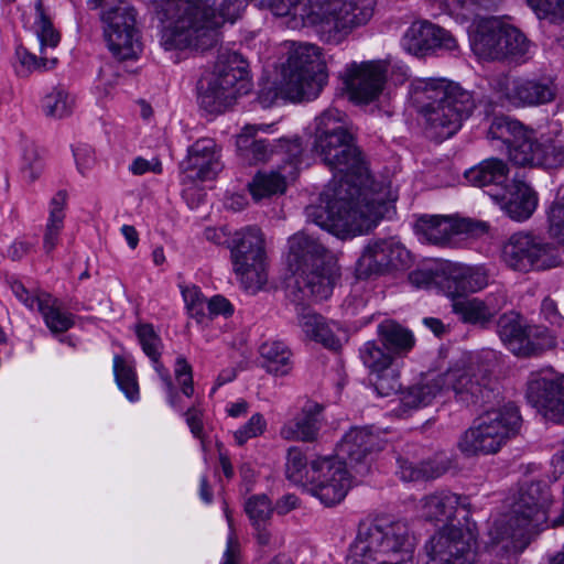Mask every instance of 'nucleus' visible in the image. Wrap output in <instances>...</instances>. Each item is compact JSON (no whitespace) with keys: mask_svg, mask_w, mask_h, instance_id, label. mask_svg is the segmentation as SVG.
<instances>
[{"mask_svg":"<svg viewBox=\"0 0 564 564\" xmlns=\"http://www.w3.org/2000/svg\"><path fill=\"white\" fill-rule=\"evenodd\" d=\"M524 129L517 120L507 117L496 118L488 129V138L501 140L508 147L517 137L523 134Z\"/></svg>","mask_w":564,"mask_h":564,"instance_id":"49","label":"nucleus"},{"mask_svg":"<svg viewBox=\"0 0 564 564\" xmlns=\"http://www.w3.org/2000/svg\"><path fill=\"white\" fill-rule=\"evenodd\" d=\"M36 11V34L40 41L41 51L45 48L48 52L50 48H55L59 43V34L54 30L52 22L44 12L42 0H37L35 3Z\"/></svg>","mask_w":564,"mask_h":564,"instance_id":"48","label":"nucleus"},{"mask_svg":"<svg viewBox=\"0 0 564 564\" xmlns=\"http://www.w3.org/2000/svg\"><path fill=\"white\" fill-rule=\"evenodd\" d=\"M182 295L188 314L196 318L197 322H203L205 317V301L199 289L195 285L185 286L182 289Z\"/></svg>","mask_w":564,"mask_h":564,"instance_id":"56","label":"nucleus"},{"mask_svg":"<svg viewBox=\"0 0 564 564\" xmlns=\"http://www.w3.org/2000/svg\"><path fill=\"white\" fill-rule=\"evenodd\" d=\"M416 234L422 240L435 246H447L455 235L454 220L445 216H422L415 224Z\"/></svg>","mask_w":564,"mask_h":564,"instance_id":"34","label":"nucleus"},{"mask_svg":"<svg viewBox=\"0 0 564 564\" xmlns=\"http://www.w3.org/2000/svg\"><path fill=\"white\" fill-rule=\"evenodd\" d=\"M455 235L467 234L473 237H478L488 231V224L485 221L474 220L470 218H462L454 220Z\"/></svg>","mask_w":564,"mask_h":564,"instance_id":"63","label":"nucleus"},{"mask_svg":"<svg viewBox=\"0 0 564 564\" xmlns=\"http://www.w3.org/2000/svg\"><path fill=\"white\" fill-rule=\"evenodd\" d=\"M377 334L380 344L392 357L405 356L415 345L412 332L393 321L380 323Z\"/></svg>","mask_w":564,"mask_h":564,"instance_id":"29","label":"nucleus"},{"mask_svg":"<svg viewBox=\"0 0 564 564\" xmlns=\"http://www.w3.org/2000/svg\"><path fill=\"white\" fill-rule=\"evenodd\" d=\"M556 345L554 336L547 328L539 326H529L528 337L524 343L521 357H530L542 354L543 351L554 348Z\"/></svg>","mask_w":564,"mask_h":564,"instance_id":"46","label":"nucleus"},{"mask_svg":"<svg viewBox=\"0 0 564 564\" xmlns=\"http://www.w3.org/2000/svg\"><path fill=\"white\" fill-rule=\"evenodd\" d=\"M297 410L295 423H317L328 420L325 405L312 399L302 400Z\"/></svg>","mask_w":564,"mask_h":564,"instance_id":"54","label":"nucleus"},{"mask_svg":"<svg viewBox=\"0 0 564 564\" xmlns=\"http://www.w3.org/2000/svg\"><path fill=\"white\" fill-rule=\"evenodd\" d=\"M408 250L393 239L369 242L357 261L359 276L381 274L390 269H401L409 263Z\"/></svg>","mask_w":564,"mask_h":564,"instance_id":"21","label":"nucleus"},{"mask_svg":"<svg viewBox=\"0 0 564 564\" xmlns=\"http://www.w3.org/2000/svg\"><path fill=\"white\" fill-rule=\"evenodd\" d=\"M488 194L502 204V208L510 218L518 221L531 217L538 205L534 191L518 177H514L512 184L505 187L501 195L491 192H488Z\"/></svg>","mask_w":564,"mask_h":564,"instance_id":"27","label":"nucleus"},{"mask_svg":"<svg viewBox=\"0 0 564 564\" xmlns=\"http://www.w3.org/2000/svg\"><path fill=\"white\" fill-rule=\"evenodd\" d=\"M281 435L285 440L296 442H313L317 438L316 425H283Z\"/></svg>","mask_w":564,"mask_h":564,"instance_id":"59","label":"nucleus"},{"mask_svg":"<svg viewBox=\"0 0 564 564\" xmlns=\"http://www.w3.org/2000/svg\"><path fill=\"white\" fill-rule=\"evenodd\" d=\"M410 94L427 137L437 141L455 134L475 108L469 91L444 78H417L412 82Z\"/></svg>","mask_w":564,"mask_h":564,"instance_id":"4","label":"nucleus"},{"mask_svg":"<svg viewBox=\"0 0 564 564\" xmlns=\"http://www.w3.org/2000/svg\"><path fill=\"white\" fill-rule=\"evenodd\" d=\"M359 357L370 373L384 371L393 361V357L377 340L366 341L359 349Z\"/></svg>","mask_w":564,"mask_h":564,"instance_id":"42","label":"nucleus"},{"mask_svg":"<svg viewBox=\"0 0 564 564\" xmlns=\"http://www.w3.org/2000/svg\"><path fill=\"white\" fill-rule=\"evenodd\" d=\"M312 476V462L297 447H291L286 455L285 477L295 485L308 487Z\"/></svg>","mask_w":564,"mask_h":564,"instance_id":"40","label":"nucleus"},{"mask_svg":"<svg viewBox=\"0 0 564 564\" xmlns=\"http://www.w3.org/2000/svg\"><path fill=\"white\" fill-rule=\"evenodd\" d=\"M104 35L109 51L120 59L135 58L142 50L135 28V10L127 0H108L101 11Z\"/></svg>","mask_w":564,"mask_h":564,"instance_id":"13","label":"nucleus"},{"mask_svg":"<svg viewBox=\"0 0 564 564\" xmlns=\"http://www.w3.org/2000/svg\"><path fill=\"white\" fill-rule=\"evenodd\" d=\"M299 324L307 337L321 343L324 347L338 350L341 346L340 339L336 336L333 327L327 324L323 316L302 307L299 313Z\"/></svg>","mask_w":564,"mask_h":564,"instance_id":"33","label":"nucleus"},{"mask_svg":"<svg viewBox=\"0 0 564 564\" xmlns=\"http://www.w3.org/2000/svg\"><path fill=\"white\" fill-rule=\"evenodd\" d=\"M313 151L334 172V181L327 205L306 207L307 219L339 238L375 228L395 196L370 181L345 112L328 108L315 119Z\"/></svg>","mask_w":564,"mask_h":564,"instance_id":"1","label":"nucleus"},{"mask_svg":"<svg viewBox=\"0 0 564 564\" xmlns=\"http://www.w3.org/2000/svg\"><path fill=\"white\" fill-rule=\"evenodd\" d=\"M459 505V496L441 491L425 496L419 505L421 516L429 521H451Z\"/></svg>","mask_w":564,"mask_h":564,"instance_id":"32","label":"nucleus"},{"mask_svg":"<svg viewBox=\"0 0 564 564\" xmlns=\"http://www.w3.org/2000/svg\"><path fill=\"white\" fill-rule=\"evenodd\" d=\"M469 41L478 57L491 61L522 56L529 48L523 33L495 17L475 20L470 26Z\"/></svg>","mask_w":564,"mask_h":564,"instance_id":"11","label":"nucleus"},{"mask_svg":"<svg viewBox=\"0 0 564 564\" xmlns=\"http://www.w3.org/2000/svg\"><path fill=\"white\" fill-rule=\"evenodd\" d=\"M549 234L557 243L564 245V199L554 203L550 208Z\"/></svg>","mask_w":564,"mask_h":564,"instance_id":"57","label":"nucleus"},{"mask_svg":"<svg viewBox=\"0 0 564 564\" xmlns=\"http://www.w3.org/2000/svg\"><path fill=\"white\" fill-rule=\"evenodd\" d=\"M528 4L541 19L553 22L564 19V0H528Z\"/></svg>","mask_w":564,"mask_h":564,"instance_id":"55","label":"nucleus"},{"mask_svg":"<svg viewBox=\"0 0 564 564\" xmlns=\"http://www.w3.org/2000/svg\"><path fill=\"white\" fill-rule=\"evenodd\" d=\"M371 382L376 392L381 397H389L397 393L401 388L398 372L391 366L384 371L371 373Z\"/></svg>","mask_w":564,"mask_h":564,"instance_id":"53","label":"nucleus"},{"mask_svg":"<svg viewBox=\"0 0 564 564\" xmlns=\"http://www.w3.org/2000/svg\"><path fill=\"white\" fill-rule=\"evenodd\" d=\"M288 245V265L294 288L302 294L300 300L329 297L339 276L332 252L306 230L291 236Z\"/></svg>","mask_w":564,"mask_h":564,"instance_id":"5","label":"nucleus"},{"mask_svg":"<svg viewBox=\"0 0 564 564\" xmlns=\"http://www.w3.org/2000/svg\"><path fill=\"white\" fill-rule=\"evenodd\" d=\"M529 327L523 324L521 316L514 312L501 315L497 323V333L507 348L521 356L528 337Z\"/></svg>","mask_w":564,"mask_h":564,"instance_id":"36","label":"nucleus"},{"mask_svg":"<svg viewBox=\"0 0 564 564\" xmlns=\"http://www.w3.org/2000/svg\"><path fill=\"white\" fill-rule=\"evenodd\" d=\"M207 311L210 316H230L234 312L232 305L224 296L215 295L207 302Z\"/></svg>","mask_w":564,"mask_h":564,"instance_id":"64","label":"nucleus"},{"mask_svg":"<svg viewBox=\"0 0 564 564\" xmlns=\"http://www.w3.org/2000/svg\"><path fill=\"white\" fill-rule=\"evenodd\" d=\"M245 511L252 525L268 524L273 513V506L265 495H254L246 500Z\"/></svg>","mask_w":564,"mask_h":564,"instance_id":"51","label":"nucleus"},{"mask_svg":"<svg viewBox=\"0 0 564 564\" xmlns=\"http://www.w3.org/2000/svg\"><path fill=\"white\" fill-rule=\"evenodd\" d=\"M441 380L455 392L456 400L467 406L481 405L491 395L488 369L475 362L451 368L441 375Z\"/></svg>","mask_w":564,"mask_h":564,"instance_id":"19","label":"nucleus"},{"mask_svg":"<svg viewBox=\"0 0 564 564\" xmlns=\"http://www.w3.org/2000/svg\"><path fill=\"white\" fill-rule=\"evenodd\" d=\"M501 257L510 269L519 272L546 270L561 263V259L551 243L524 231L510 236L503 243Z\"/></svg>","mask_w":564,"mask_h":564,"instance_id":"15","label":"nucleus"},{"mask_svg":"<svg viewBox=\"0 0 564 564\" xmlns=\"http://www.w3.org/2000/svg\"><path fill=\"white\" fill-rule=\"evenodd\" d=\"M399 474L404 481H415L420 479L436 478L444 474L448 468L446 462H425L420 466L405 459H399Z\"/></svg>","mask_w":564,"mask_h":564,"instance_id":"39","label":"nucleus"},{"mask_svg":"<svg viewBox=\"0 0 564 564\" xmlns=\"http://www.w3.org/2000/svg\"><path fill=\"white\" fill-rule=\"evenodd\" d=\"M551 503L552 497L545 485L532 482L521 488L510 512L497 519L489 529L490 545L506 542L503 549H509L513 541L546 522Z\"/></svg>","mask_w":564,"mask_h":564,"instance_id":"8","label":"nucleus"},{"mask_svg":"<svg viewBox=\"0 0 564 564\" xmlns=\"http://www.w3.org/2000/svg\"><path fill=\"white\" fill-rule=\"evenodd\" d=\"M490 86L509 104L516 107H533L552 102L557 87L551 77H512L506 74L495 76Z\"/></svg>","mask_w":564,"mask_h":564,"instance_id":"18","label":"nucleus"},{"mask_svg":"<svg viewBox=\"0 0 564 564\" xmlns=\"http://www.w3.org/2000/svg\"><path fill=\"white\" fill-rule=\"evenodd\" d=\"M113 369L120 390L131 402L139 399V384L134 370L119 356L113 359Z\"/></svg>","mask_w":564,"mask_h":564,"instance_id":"47","label":"nucleus"},{"mask_svg":"<svg viewBox=\"0 0 564 564\" xmlns=\"http://www.w3.org/2000/svg\"><path fill=\"white\" fill-rule=\"evenodd\" d=\"M55 304L56 301L50 294L45 295L44 299L37 301V311L43 315L46 326L53 333H63L68 330L74 322L70 314L61 311Z\"/></svg>","mask_w":564,"mask_h":564,"instance_id":"41","label":"nucleus"},{"mask_svg":"<svg viewBox=\"0 0 564 564\" xmlns=\"http://www.w3.org/2000/svg\"><path fill=\"white\" fill-rule=\"evenodd\" d=\"M409 278L419 288L435 286L446 296L457 299L482 290L488 284L489 275L481 265L442 261L431 268L416 270Z\"/></svg>","mask_w":564,"mask_h":564,"instance_id":"10","label":"nucleus"},{"mask_svg":"<svg viewBox=\"0 0 564 564\" xmlns=\"http://www.w3.org/2000/svg\"><path fill=\"white\" fill-rule=\"evenodd\" d=\"M453 312L460 316L465 323L486 326L494 316L505 306L503 292L491 293L485 299H452Z\"/></svg>","mask_w":564,"mask_h":564,"instance_id":"26","label":"nucleus"},{"mask_svg":"<svg viewBox=\"0 0 564 564\" xmlns=\"http://www.w3.org/2000/svg\"><path fill=\"white\" fill-rule=\"evenodd\" d=\"M386 73V64L378 61L348 65L344 83L350 99L358 104H369L377 99L382 91Z\"/></svg>","mask_w":564,"mask_h":564,"instance_id":"20","label":"nucleus"},{"mask_svg":"<svg viewBox=\"0 0 564 564\" xmlns=\"http://www.w3.org/2000/svg\"><path fill=\"white\" fill-rule=\"evenodd\" d=\"M476 538L470 527L445 524L425 543V564H474Z\"/></svg>","mask_w":564,"mask_h":564,"instance_id":"14","label":"nucleus"},{"mask_svg":"<svg viewBox=\"0 0 564 564\" xmlns=\"http://www.w3.org/2000/svg\"><path fill=\"white\" fill-rule=\"evenodd\" d=\"M444 383L441 380V375L436 378L412 387L403 399V403L409 408L425 406L432 402L435 395L443 389Z\"/></svg>","mask_w":564,"mask_h":564,"instance_id":"45","label":"nucleus"},{"mask_svg":"<svg viewBox=\"0 0 564 564\" xmlns=\"http://www.w3.org/2000/svg\"><path fill=\"white\" fill-rule=\"evenodd\" d=\"M488 423H518L522 420L519 408L508 402L497 410H490L486 412Z\"/></svg>","mask_w":564,"mask_h":564,"instance_id":"60","label":"nucleus"},{"mask_svg":"<svg viewBox=\"0 0 564 564\" xmlns=\"http://www.w3.org/2000/svg\"><path fill=\"white\" fill-rule=\"evenodd\" d=\"M351 487L346 463L338 456H319L312 460L308 492L327 507L339 503Z\"/></svg>","mask_w":564,"mask_h":564,"instance_id":"17","label":"nucleus"},{"mask_svg":"<svg viewBox=\"0 0 564 564\" xmlns=\"http://www.w3.org/2000/svg\"><path fill=\"white\" fill-rule=\"evenodd\" d=\"M66 203V191H58L50 202V216L43 237V248L47 254L56 247L59 234L64 227Z\"/></svg>","mask_w":564,"mask_h":564,"instance_id":"37","label":"nucleus"},{"mask_svg":"<svg viewBox=\"0 0 564 564\" xmlns=\"http://www.w3.org/2000/svg\"><path fill=\"white\" fill-rule=\"evenodd\" d=\"M221 147L214 139L200 138L187 150L182 169L189 178L208 181L223 170Z\"/></svg>","mask_w":564,"mask_h":564,"instance_id":"25","label":"nucleus"},{"mask_svg":"<svg viewBox=\"0 0 564 564\" xmlns=\"http://www.w3.org/2000/svg\"><path fill=\"white\" fill-rule=\"evenodd\" d=\"M402 46L415 56H425L437 48L453 51L457 42L446 30L429 21H415L405 31Z\"/></svg>","mask_w":564,"mask_h":564,"instance_id":"24","label":"nucleus"},{"mask_svg":"<svg viewBox=\"0 0 564 564\" xmlns=\"http://www.w3.org/2000/svg\"><path fill=\"white\" fill-rule=\"evenodd\" d=\"M74 99L63 87L57 86L43 99V110L47 117L64 118L72 111Z\"/></svg>","mask_w":564,"mask_h":564,"instance_id":"44","label":"nucleus"},{"mask_svg":"<svg viewBox=\"0 0 564 564\" xmlns=\"http://www.w3.org/2000/svg\"><path fill=\"white\" fill-rule=\"evenodd\" d=\"M414 547L405 522L379 519L359 525L346 564H415Z\"/></svg>","mask_w":564,"mask_h":564,"instance_id":"6","label":"nucleus"},{"mask_svg":"<svg viewBox=\"0 0 564 564\" xmlns=\"http://www.w3.org/2000/svg\"><path fill=\"white\" fill-rule=\"evenodd\" d=\"M237 143L243 151L242 155L254 164L268 161L271 154L276 152L275 145L273 147L267 140H250L247 135H240Z\"/></svg>","mask_w":564,"mask_h":564,"instance_id":"50","label":"nucleus"},{"mask_svg":"<svg viewBox=\"0 0 564 564\" xmlns=\"http://www.w3.org/2000/svg\"><path fill=\"white\" fill-rule=\"evenodd\" d=\"M74 158L76 161L77 170L82 175H86L96 162L94 150L88 144H78L74 150Z\"/></svg>","mask_w":564,"mask_h":564,"instance_id":"62","label":"nucleus"},{"mask_svg":"<svg viewBox=\"0 0 564 564\" xmlns=\"http://www.w3.org/2000/svg\"><path fill=\"white\" fill-rule=\"evenodd\" d=\"M175 377L181 384L182 392L186 397H191L194 393L192 367L183 357L176 359Z\"/></svg>","mask_w":564,"mask_h":564,"instance_id":"61","label":"nucleus"},{"mask_svg":"<svg viewBox=\"0 0 564 564\" xmlns=\"http://www.w3.org/2000/svg\"><path fill=\"white\" fill-rule=\"evenodd\" d=\"M276 17H291L295 26L312 25L324 42L338 44L372 17L376 0H253Z\"/></svg>","mask_w":564,"mask_h":564,"instance_id":"3","label":"nucleus"},{"mask_svg":"<svg viewBox=\"0 0 564 564\" xmlns=\"http://www.w3.org/2000/svg\"><path fill=\"white\" fill-rule=\"evenodd\" d=\"M527 399L543 419H564V377H533L528 383Z\"/></svg>","mask_w":564,"mask_h":564,"instance_id":"22","label":"nucleus"},{"mask_svg":"<svg viewBox=\"0 0 564 564\" xmlns=\"http://www.w3.org/2000/svg\"><path fill=\"white\" fill-rule=\"evenodd\" d=\"M135 333L144 354L153 361L154 368L164 383L165 390L169 394L170 403L174 405V399L176 394L172 380L167 373V370L164 369V367L159 361L161 356V338L154 332V328L151 324H139L135 328Z\"/></svg>","mask_w":564,"mask_h":564,"instance_id":"30","label":"nucleus"},{"mask_svg":"<svg viewBox=\"0 0 564 564\" xmlns=\"http://www.w3.org/2000/svg\"><path fill=\"white\" fill-rule=\"evenodd\" d=\"M508 165L500 159L490 158L465 172L467 182L476 187L501 188L506 187L508 180Z\"/></svg>","mask_w":564,"mask_h":564,"instance_id":"28","label":"nucleus"},{"mask_svg":"<svg viewBox=\"0 0 564 564\" xmlns=\"http://www.w3.org/2000/svg\"><path fill=\"white\" fill-rule=\"evenodd\" d=\"M232 269L242 286L257 292L268 281L264 238L259 228L237 231L230 240Z\"/></svg>","mask_w":564,"mask_h":564,"instance_id":"12","label":"nucleus"},{"mask_svg":"<svg viewBox=\"0 0 564 564\" xmlns=\"http://www.w3.org/2000/svg\"><path fill=\"white\" fill-rule=\"evenodd\" d=\"M260 365L270 375L288 376L293 369L292 352L280 340H268L259 347Z\"/></svg>","mask_w":564,"mask_h":564,"instance_id":"31","label":"nucleus"},{"mask_svg":"<svg viewBox=\"0 0 564 564\" xmlns=\"http://www.w3.org/2000/svg\"><path fill=\"white\" fill-rule=\"evenodd\" d=\"M387 430L380 425H356L343 437L337 447V456L345 459L356 475L365 476L370 471L377 453L383 449Z\"/></svg>","mask_w":564,"mask_h":564,"instance_id":"16","label":"nucleus"},{"mask_svg":"<svg viewBox=\"0 0 564 564\" xmlns=\"http://www.w3.org/2000/svg\"><path fill=\"white\" fill-rule=\"evenodd\" d=\"M41 56L30 53L26 48L19 46L15 51L17 58L20 63L19 73L28 75L32 72H46L54 68L57 64V58L51 56L48 52L43 48L40 50Z\"/></svg>","mask_w":564,"mask_h":564,"instance_id":"43","label":"nucleus"},{"mask_svg":"<svg viewBox=\"0 0 564 564\" xmlns=\"http://www.w3.org/2000/svg\"><path fill=\"white\" fill-rule=\"evenodd\" d=\"M275 151L284 154L289 163L296 167L303 153V145L299 137L281 138L278 140Z\"/></svg>","mask_w":564,"mask_h":564,"instance_id":"58","label":"nucleus"},{"mask_svg":"<svg viewBox=\"0 0 564 564\" xmlns=\"http://www.w3.org/2000/svg\"><path fill=\"white\" fill-rule=\"evenodd\" d=\"M245 0H163L158 7L161 45L166 50H207L218 41L217 29L242 14Z\"/></svg>","mask_w":564,"mask_h":564,"instance_id":"2","label":"nucleus"},{"mask_svg":"<svg viewBox=\"0 0 564 564\" xmlns=\"http://www.w3.org/2000/svg\"><path fill=\"white\" fill-rule=\"evenodd\" d=\"M508 153L510 161L519 166L544 164L542 145L536 141L533 132L527 129L521 137H517L508 145Z\"/></svg>","mask_w":564,"mask_h":564,"instance_id":"35","label":"nucleus"},{"mask_svg":"<svg viewBox=\"0 0 564 564\" xmlns=\"http://www.w3.org/2000/svg\"><path fill=\"white\" fill-rule=\"evenodd\" d=\"M518 434V425H473L462 435L458 448L466 456L495 454Z\"/></svg>","mask_w":564,"mask_h":564,"instance_id":"23","label":"nucleus"},{"mask_svg":"<svg viewBox=\"0 0 564 564\" xmlns=\"http://www.w3.org/2000/svg\"><path fill=\"white\" fill-rule=\"evenodd\" d=\"M286 189L285 176L279 172H259L249 183V191L256 202L283 194Z\"/></svg>","mask_w":564,"mask_h":564,"instance_id":"38","label":"nucleus"},{"mask_svg":"<svg viewBox=\"0 0 564 564\" xmlns=\"http://www.w3.org/2000/svg\"><path fill=\"white\" fill-rule=\"evenodd\" d=\"M199 106L209 113H221L239 96L251 89L248 62L237 52H221L212 72L198 82Z\"/></svg>","mask_w":564,"mask_h":564,"instance_id":"7","label":"nucleus"},{"mask_svg":"<svg viewBox=\"0 0 564 564\" xmlns=\"http://www.w3.org/2000/svg\"><path fill=\"white\" fill-rule=\"evenodd\" d=\"M325 69L318 46L310 43L293 44L282 67L281 93L292 101L317 97L326 83Z\"/></svg>","mask_w":564,"mask_h":564,"instance_id":"9","label":"nucleus"},{"mask_svg":"<svg viewBox=\"0 0 564 564\" xmlns=\"http://www.w3.org/2000/svg\"><path fill=\"white\" fill-rule=\"evenodd\" d=\"M43 171V162L36 147L33 143H26L23 148L21 172L30 182H35Z\"/></svg>","mask_w":564,"mask_h":564,"instance_id":"52","label":"nucleus"}]
</instances>
